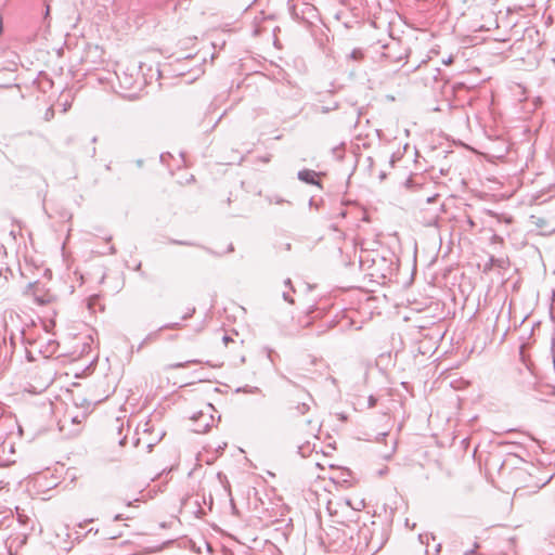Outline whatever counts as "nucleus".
<instances>
[{"instance_id":"1","label":"nucleus","mask_w":555,"mask_h":555,"mask_svg":"<svg viewBox=\"0 0 555 555\" xmlns=\"http://www.w3.org/2000/svg\"><path fill=\"white\" fill-rule=\"evenodd\" d=\"M215 412L211 403H205L203 409L192 412L190 420L193 422V431L198 434L208 431L215 423Z\"/></svg>"},{"instance_id":"2","label":"nucleus","mask_w":555,"mask_h":555,"mask_svg":"<svg viewBox=\"0 0 555 555\" xmlns=\"http://www.w3.org/2000/svg\"><path fill=\"white\" fill-rule=\"evenodd\" d=\"M51 382H52V377L50 374H48L44 378H42L40 380V383L37 386L29 385V387H27L26 390H28L29 392H33V393H40L44 389L48 388V386L51 384Z\"/></svg>"},{"instance_id":"3","label":"nucleus","mask_w":555,"mask_h":555,"mask_svg":"<svg viewBox=\"0 0 555 555\" xmlns=\"http://www.w3.org/2000/svg\"><path fill=\"white\" fill-rule=\"evenodd\" d=\"M318 173L314 171V170H301L298 172V179L306 182V183H309V184H317V178Z\"/></svg>"},{"instance_id":"4","label":"nucleus","mask_w":555,"mask_h":555,"mask_svg":"<svg viewBox=\"0 0 555 555\" xmlns=\"http://www.w3.org/2000/svg\"><path fill=\"white\" fill-rule=\"evenodd\" d=\"M87 417V412L83 411L80 415H69V420L73 424H80L82 420Z\"/></svg>"},{"instance_id":"5","label":"nucleus","mask_w":555,"mask_h":555,"mask_svg":"<svg viewBox=\"0 0 555 555\" xmlns=\"http://www.w3.org/2000/svg\"><path fill=\"white\" fill-rule=\"evenodd\" d=\"M395 450H396V441L392 442V446L388 452L382 453V456L385 460H389L392 456Z\"/></svg>"},{"instance_id":"6","label":"nucleus","mask_w":555,"mask_h":555,"mask_svg":"<svg viewBox=\"0 0 555 555\" xmlns=\"http://www.w3.org/2000/svg\"><path fill=\"white\" fill-rule=\"evenodd\" d=\"M350 57L354 61H360L363 57V53L361 50H353Z\"/></svg>"},{"instance_id":"7","label":"nucleus","mask_w":555,"mask_h":555,"mask_svg":"<svg viewBox=\"0 0 555 555\" xmlns=\"http://www.w3.org/2000/svg\"><path fill=\"white\" fill-rule=\"evenodd\" d=\"M57 345L55 341L49 340L47 352L54 353L56 351Z\"/></svg>"},{"instance_id":"8","label":"nucleus","mask_w":555,"mask_h":555,"mask_svg":"<svg viewBox=\"0 0 555 555\" xmlns=\"http://www.w3.org/2000/svg\"><path fill=\"white\" fill-rule=\"evenodd\" d=\"M283 298L285 301H287L289 304L294 302V299L289 296V294L287 292H283Z\"/></svg>"},{"instance_id":"9","label":"nucleus","mask_w":555,"mask_h":555,"mask_svg":"<svg viewBox=\"0 0 555 555\" xmlns=\"http://www.w3.org/2000/svg\"><path fill=\"white\" fill-rule=\"evenodd\" d=\"M284 284H285V286L289 287V288L293 291V286H292V281H291V279H286V280L284 281Z\"/></svg>"},{"instance_id":"10","label":"nucleus","mask_w":555,"mask_h":555,"mask_svg":"<svg viewBox=\"0 0 555 555\" xmlns=\"http://www.w3.org/2000/svg\"><path fill=\"white\" fill-rule=\"evenodd\" d=\"M375 403H376V399L374 397H370V399H369L370 406H374Z\"/></svg>"},{"instance_id":"11","label":"nucleus","mask_w":555,"mask_h":555,"mask_svg":"<svg viewBox=\"0 0 555 555\" xmlns=\"http://www.w3.org/2000/svg\"><path fill=\"white\" fill-rule=\"evenodd\" d=\"M178 326H179V323H172V324H170V325H166V326H164V328H176V327H178Z\"/></svg>"},{"instance_id":"12","label":"nucleus","mask_w":555,"mask_h":555,"mask_svg":"<svg viewBox=\"0 0 555 555\" xmlns=\"http://www.w3.org/2000/svg\"><path fill=\"white\" fill-rule=\"evenodd\" d=\"M552 478H553V476H550L547 479H545V481L539 488H542L545 485H547L552 480Z\"/></svg>"},{"instance_id":"13","label":"nucleus","mask_w":555,"mask_h":555,"mask_svg":"<svg viewBox=\"0 0 555 555\" xmlns=\"http://www.w3.org/2000/svg\"><path fill=\"white\" fill-rule=\"evenodd\" d=\"M124 519V516L121 514H118L114 517V520L115 521H118V520H122Z\"/></svg>"},{"instance_id":"14","label":"nucleus","mask_w":555,"mask_h":555,"mask_svg":"<svg viewBox=\"0 0 555 555\" xmlns=\"http://www.w3.org/2000/svg\"><path fill=\"white\" fill-rule=\"evenodd\" d=\"M9 420H0V430H2V428L4 427V424L5 422H8Z\"/></svg>"},{"instance_id":"15","label":"nucleus","mask_w":555,"mask_h":555,"mask_svg":"<svg viewBox=\"0 0 555 555\" xmlns=\"http://www.w3.org/2000/svg\"><path fill=\"white\" fill-rule=\"evenodd\" d=\"M244 391H245V393H247V392H253L254 390L251 388H249L248 385H245Z\"/></svg>"},{"instance_id":"16","label":"nucleus","mask_w":555,"mask_h":555,"mask_svg":"<svg viewBox=\"0 0 555 555\" xmlns=\"http://www.w3.org/2000/svg\"><path fill=\"white\" fill-rule=\"evenodd\" d=\"M3 31V22H2V18L0 17V35L2 34Z\"/></svg>"},{"instance_id":"17","label":"nucleus","mask_w":555,"mask_h":555,"mask_svg":"<svg viewBox=\"0 0 555 555\" xmlns=\"http://www.w3.org/2000/svg\"><path fill=\"white\" fill-rule=\"evenodd\" d=\"M183 366H185V365L182 364V363H178V364L172 365V367H183Z\"/></svg>"},{"instance_id":"18","label":"nucleus","mask_w":555,"mask_h":555,"mask_svg":"<svg viewBox=\"0 0 555 555\" xmlns=\"http://www.w3.org/2000/svg\"><path fill=\"white\" fill-rule=\"evenodd\" d=\"M88 532H89V533H90V532H94V533L96 534V533L99 532V530H98V529H95V530H94L93 528H91V529H89V531H88Z\"/></svg>"},{"instance_id":"19","label":"nucleus","mask_w":555,"mask_h":555,"mask_svg":"<svg viewBox=\"0 0 555 555\" xmlns=\"http://www.w3.org/2000/svg\"><path fill=\"white\" fill-rule=\"evenodd\" d=\"M109 254H115V248H114V246H111V247H109Z\"/></svg>"},{"instance_id":"20","label":"nucleus","mask_w":555,"mask_h":555,"mask_svg":"<svg viewBox=\"0 0 555 555\" xmlns=\"http://www.w3.org/2000/svg\"><path fill=\"white\" fill-rule=\"evenodd\" d=\"M116 538H117L116 535H109V537H107L106 539H108V540H113V539H116Z\"/></svg>"},{"instance_id":"21","label":"nucleus","mask_w":555,"mask_h":555,"mask_svg":"<svg viewBox=\"0 0 555 555\" xmlns=\"http://www.w3.org/2000/svg\"><path fill=\"white\" fill-rule=\"evenodd\" d=\"M116 428H117V429L119 430V433H120V431H121V428H122V425L117 426Z\"/></svg>"},{"instance_id":"22","label":"nucleus","mask_w":555,"mask_h":555,"mask_svg":"<svg viewBox=\"0 0 555 555\" xmlns=\"http://www.w3.org/2000/svg\"><path fill=\"white\" fill-rule=\"evenodd\" d=\"M125 439H126V437H125V438H122V439L119 441V443H120V444H124Z\"/></svg>"}]
</instances>
